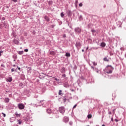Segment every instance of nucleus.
<instances>
[{"label": "nucleus", "mask_w": 126, "mask_h": 126, "mask_svg": "<svg viewBox=\"0 0 126 126\" xmlns=\"http://www.w3.org/2000/svg\"><path fill=\"white\" fill-rule=\"evenodd\" d=\"M14 62H15V60H14Z\"/></svg>", "instance_id": "bf43d9fd"}, {"label": "nucleus", "mask_w": 126, "mask_h": 126, "mask_svg": "<svg viewBox=\"0 0 126 126\" xmlns=\"http://www.w3.org/2000/svg\"><path fill=\"white\" fill-rule=\"evenodd\" d=\"M66 37V35H65V34H63V38H65Z\"/></svg>", "instance_id": "ea45409f"}, {"label": "nucleus", "mask_w": 126, "mask_h": 126, "mask_svg": "<svg viewBox=\"0 0 126 126\" xmlns=\"http://www.w3.org/2000/svg\"><path fill=\"white\" fill-rule=\"evenodd\" d=\"M0 28H1V29L2 28V25H0Z\"/></svg>", "instance_id": "de8ad7c7"}, {"label": "nucleus", "mask_w": 126, "mask_h": 126, "mask_svg": "<svg viewBox=\"0 0 126 126\" xmlns=\"http://www.w3.org/2000/svg\"><path fill=\"white\" fill-rule=\"evenodd\" d=\"M87 117L88 119H91V118H92V115L89 114Z\"/></svg>", "instance_id": "4be33fe9"}, {"label": "nucleus", "mask_w": 126, "mask_h": 126, "mask_svg": "<svg viewBox=\"0 0 126 126\" xmlns=\"http://www.w3.org/2000/svg\"><path fill=\"white\" fill-rule=\"evenodd\" d=\"M44 19H45V20H46L47 22H49V21H50V18L47 16H45L44 17Z\"/></svg>", "instance_id": "6e6552de"}, {"label": "nucleus", "mask_w": 126, "mask_h": 126, "mask_svg": "<svg viewBox=\"0 0 126 126\" xmlns=\"http://www.w3.org/2000/svg\"><path fill=\"white\" fill-rule=\"evenodd\" d=\"M64 87L67 88V87H68V86L67 85H64Z\"/></svg>", "instance_id": "79ce46f5"}, {"label": "nucleus", "mask_w": 126, "mask_h": 126, "mask_svg": "<svg viewBox=\"0 0 126 126\" xmlns=\"http://www.w3.org/2000/svg\"><path fill=\"white\" fill-rule=\"evenodd\" d=\"M68 121H69V119H68V117L65 116L63 118V122L64 123H68Z\"/></svg>", "instance_id": "20e7f679"}, {"label": "nucleus", "mask_w": 126, "mask_h": 126, "mask_svg": "<svg viewBox=\"0 0 126 126\" xmlns=\"http://www.w3.org/2000/svg\"><path fill=\"white\" fill-rule=\"evenodd\" d=\"M78 3V0H76L75 1V4H77Z\"/></svg>", "instance_id": "4c0bfd02"}, {"label": "nucleus", "mask_w": 126, "mask_h": 126, "mask_svg": "<svg viewBox=\"0 0 126 126\" xmlns=\"http://www.w3.org/2000/svg\"><path fill=\"white\" fill-rule=\"evenodd\" d=\"M76 47H80V46H81L80 43L76 42Z\"/></svg>", "instance_id": "f3484780"}, {"label": "nucleus", "mask_w": 126, "mask_h": 126, "mask_svg": "<svg viewBox=\"0 0 126 126\" xmlns=\"http://www.w3.org/2000/svg\"><path fill=\"white\" fill-rule=\"evenodd\" d=\"M24 52H26V53H27V52H28V49H25Z\"/></svg>", "instance_id": "e433bc0d"}, {"label": "nucleus", "mask_w": 126, "mask_h": 126, "mask_svg": "<svg viewBox=\"0 0 126 126\" xmlns=\"http://www.w3.org/2000/svg\"><path fill=\"white\" fill-rule=\"evenodd\" d=\"M83 19L82 15H80V16L79 17V19H80V20H81V19Z\"/></svg>", "instance_id": "a878e982"}, {"label": "nucleus", "mask_w": 126, "mask_h": 126, "mask_svg": "<svg viewBox=\"0 0 126 126\" xmlns=\"http://www.w3.org/2000/svg\"><path fill=\"white\" fill-rule=\"evenodd\" d=\"M92 33H95V32H96V31H95V30H92Z\"/></svg>", "instance_id": "bb28decb"}, {"label": "nucleus", "mask_w": 126, "mask_h": 126, "mask_svg": "<svg viewBox=\"0 0 126 126\" xmlns=\"http://www.w3.org/2000/svg\"><path fill=\"white\" fill-rule=\"evenodd\" d=\"M67 15L69 16H70V15H71V11H68V12H67Z\"/></svg>", "instance_id": "aec40b11"}, {"label": "nucleus", "mask_w": 126, "mask_h": 126, "mask_svg": "<svg viewBox=\"0 0 126 126\" xmlns=\"http://www.w3.org/2000/svg\"><path fill=\"white\" fill-rule=\"evenodd\" d=\"M17 123H18V125H21L22 124V120H17Z\"/></svg>", "instance_id": "9d476101"}, {"label": "nucleus", "mask_w": 126, "mask_h": 126, "mask_svg": "<svg viewBox=\"0 0 126 126\" xmlns=\"http://www.w3.org/2000/svg\"><path fill=\"white\" fill-rule=\"evenodd\" d=\"M25 106L23 103H19L18 104V107L20 110H23L24 109Z\"/></svg>", "instance_id": "f03ea898"}, {"label": "nucleus", "mask_w": 126, "mask_h": 126, "mask_svg": "<svg viewBox=\"0 0 126 126\" xmlns=\"http://www.w3.org/2000/svg\"><path fill=\"white\" fill-rule=\"evenodd\" d=\"M60 71L61 73H65V68H64V67H62Z\"/></svg>", "instance_id": "39448f33"}, {"label": "nucleus", "mask_w": 126, "mask_h": 126, "mask_svg": "<svg viewBox=\"0 0 126 126\" xmlns=\"http://www.w3.org/2000/svg\"><path fill=\"white\" fill-rule=\"evenodd\" d=\"M96 49H98V48H96Z\"/></svg>", "instance_id": "680f3d73"}, {"label": "nucleus", "mask_w": 126, "mask_h": 126, "mask_svg": "<svg viewBox=\"0 0 126 126\" xmlns=\"http://www.w3.org/2000/svg\"><path fill=\"white\" fill-rule=\"evenodd\" d=\"M17 68H18V69H19V70H20V69H21V68H20V67H19L18 66H17Z\"/></svg>", "instance_id": "a18cd8bd"}, {"label": "nucleus", "mask_w": 126, "mask_h": 126, "mask_svg": "<svg viewBox=\"0 0 126 126\" xmlns=\"http://www.w3.org/2000/svg\"><path fill=\"white\" fill-rule=\"evenodd\" d=\"M111 122H114V118H113V117L111 118Z\"/></svg>", "instance_id": "c03bdc74"}, {"label": "nucleus", "mask_w": 126, "mask_h": 126, "mask_svg": "<svg viewBox=\"0 0 126 126\" xmlns=\"http://www.w3.org/2000/svg\"><path fill=\"white\" fill-rule=\"evenodd\" d=\"M59 112L61 114H64V112H65V109L64 107H61L59 108Z\"/></svg>", "instance_id": "f257e3e1"}, {"label": "nucleus", "mask_w": 126, "mask_h": 126, "mask_svg": "<svg viewBox=\"0 0 126 126\" xmlns=\"http://www.w3.org/2000/svg\"><path fill=\"white\" fill-rule=\"evenodd\" d=\"M91 68H92L93 69H94V67H93V66H91Z\"/></svg>", "instance_id": "603ef678"}, {"label": "nucleus", "mask_w": 126, "mask_h": 126, "mask_svg": "<svg viewBox=\"0 0 126 126\" xmlns=\"http://www.w3.org/2000/svg\"><path fill=\"white\" fill-rule=\"evenodd\" d=\"M89 48V47H87V48H86V50H88Z\"/></svg>", "instance_id": "864d4df0"}, {"label": "nucleus", "mask_w": 126, "mask_h": 126, "mask_svg": "<svg viewBox=\"0 0 126 126\" xmlns=\"http://www.w3.org/2000/svg\"><path fill=\"white\" fill-rule=\"evenodd\" d=\"M15 115L16 117H17V118H18V117H20V116H21V114H18L17 113H16L15 114Z\"/></svg>", "instance_id": "2eb2a0df"}, {"label": "nucleus", "mask_w": 126, "mask_h": 126, "mask_svg": "<svg viewBox=\"0 0 126 126\" xmlns=\"http://www.w3.org/2000/svg\"><path fill=\"white\" fill-rule=\"evenodd\" d=\"M114 121H115V122H116V123L118 122H119V120H118V119H115L114 120Z\"/></svg>", "instance_id": "a19ab883"}, {"label": "nucleus", "mask_w": 126, "mask_h": 126, "mask_svg": "<svg viewBox=\"0 0 126 126\" xmlns=\"http://www.w3.org/2000/svg\"><path fill=\"white\" fill-rule=\"evenodd\" d=\"M96 72H97V73H99V72H100V70H97L96 71Z\"/></svg>", "instance_id": "49530a36"}, {"label": "nucleus", "mask_w": 126, "mask_h": 126, "mask_svg": "<svg viewBox=\"0 0 126 126\" xmlns=\"http://www.w3.org/2000/svg\"><path fill=\"white\" fill-rule=\"evenodd\" d=\"M94 65H97V63H95V62L93 63Z\"/></svg>", "instance_id": "f704fd0d"}, {"label": "nucleus", "mask_w": 126, "mask_h": 126, "mask_svg": "<svg viewBox=\"0 0 126 126\" xmlns=\"http://www.w3.org/2000/svg\"><path fill=\"white\" fill-rule=\"evenodd\" d=\"M13 66H16V65H15V64H14L13 65Z\"/></svg>", "instance_id": "6e6d98bb"}, {"label": "nucleus", "mask_w": 126, "mask_h": 126, "mask_svg": "<svg viewBox=\"0 0 126 126\" xmlns=\"http://www.w3.org/2000/svg\"><path fill=\"white\" fill-rule=\"evenodd\" d=\"M65 57H67L68 58H69V57H70V53H65Z\"/></svg>", "instance_id": "ddd939ff"}, {"label": "nucleus", "mask_w": 126, "mask_h": 126, "mask_svg": "<svg viewBox=\"0 0 126 126\" xmlns=\"http://www.w3.org/2000/svg\"><path fill=\"white\" fill-rule=\"evenodd\" d=\"M24 52L23 51H19L18 54L19 55H23Z\"/></svg>", "instance_id": "a211bd4d"}, {"label": "nucleus", "mask_w": 126, "mask_h": 126, "mask_svg": "<svg viewBox=\"0 0 126 126\" xmlns=\"http://www.w3.org/2000/svg\"><path fill=\"white\" fill-rule=\"evenodd\" d=\"M2 115H3V117H4V118H5V117L6 116L5 114L3 113V112L2 113Z\"/></svg>", "instance_id": "72a5a7b5"}, {"label": "nucleus", "mask_w": 126, "mask_h": 126, "mask_svg": "<svg viewBox=\"0 0 126 126\" xmlns=\"http://www.w3.org/2000/svg\"><path fill=\"white\" fill-rule=\"evenodd\" d=\"M42 102H43V101H40V103H42Z\"/></svg>", "instance_id": "13d9d810"}, {"label": "nucleus", "mask_w": 126, "mask_h": 126, "mask_svg": "<svg viewBox=\"0 0 126 126\" xmlns=\"http://www.w3.org/2000/svg\"><path fill=\"white\" fill-rule=\"evenodd\" d=\"M8 82H11L12 81V77H9L7 79Z\"/></svg>", "instance_id": "0eeeda50"}, {"label": "nucleus", "mask_w": 126, "mask_h": 126, "mask_svg": "<svg viewBox=\"0 0 126 126\" xmlns=\"http://www.w3.org/2000/svg\"><path fill=\"white\" fill-rule=\"evenodd\" d=\"M101 47H102L103 48H104V47L106 46V43H105V42H102L100 44Z\"/></svg>", "instance_id": "9b49d317"}, {"label": "nucleus", "mask_w": 126, "mask_h": 126, "mask_svg": "<svg viewBox=\"0 0 126 126\" xmlns=\"http://www.w3.org/2000/svg\"><path fill=\"white\" fill-rule=\"evenodd\" d=\"M102 126H105V125H102Z\"/></svg>", "instance_id": "4d7b16f0"}, {"label": "nucleus", "mask_w": 126, "mask_h": 126, "mask_svg": "<svg viewBox=\"0 0 126 126\" xmlns=\"http://www.w3.org/2000/svg\"><path fill=\"white\" fill-rule=\"evenodd\" d=\"M61 17H63L64 16V14H63V12H62L61 13Z\"/></svg>", "instance_id": "b1692460"}, {"label": "nucleus", "mask_w": 126, "mask_h": 126, "mask_svg": "<svg viewBox=\"0 0 126 126\" xmlns=\"http://www.w3.org/2000/svg\"><path fill=\"white\" fill-rule=\"evenodd\" d=\"M82 52H84V50L83 49L82 50Z\"/></svg>", "instance_id": "5fc2aeb1"}, {"label": "nucleus", "mask_w": 126, "mask_h": 126, "mask_svg": "<svg viewBox=\"0 0 126 126\" xmlns=\"http://www.w3.org/2000/svg\"><path fill=\"white\" fill-rule=\"evenodd\" d=\"M108 114H109V115H112V112H111V111H109L108 112Z\"/></svg>", "instance_id": "37998d69"}, {"label": "nucleus", "mask_w": 126, "mask_h": 126, "mask_svg": "<svg viewBox=\"0 0 126 126\" xmlns=\"http://www.w3.org/2000/svg\"><path fill=\"white\" fill-rule=\"evenodd\" d=\"M2 53H3V51H0V56H1V54H2Z\"/></svg>", "instance_id": "473e14b6"}, {"label": "nucleus", "mask_w": 126, "mask_h": 126, "mask_svg": "<svg viewBox=\"0 0 126 126\" xmlns=\"http://www.w3.org/2000/svg\"><path fill=\"white\" fill-rule=\"evenodd\" d=\"M14 43H15V44H18V41L17 40L14 39Z\"/></svg>", "instance_id": "5701e85b"}, {"label": "nucleus", "mask_w": 126, "mask_h": 126, "mask_svg": "<svg viewBox=\"0 0 126 126\" xmlns=\"http://www.w3.org/2000/svg\"><path fill=\"white\" fill-rule=\"evenodd\" d=\"M55 26H56L55 25H51L52 28H54L55 27Z\"/></svg>", "instance_id": "c9c22d12"}, {"label": "nucleus", "mask_w": 126, "mask_h": 126, "mask_svg": "<svg viewBox=\"0 0 126 126\" xmlns=\"http://www.w3.org/2000/svg\"><path fill=\"white\" fill-rule=\"evenodd\" d=\"M55 80H56V81H59V80L58 79L56 78Z\"/></svg>", "instance_id": "8fccbe9b"}, {"label": "nucleus", "mask_w": 126, "mask_h": 126, "mask_svg": "<svg viewBox=\"0 0 126 126\" xmlns=\"http://www.w3.org/2000/svg\"><path fill=\"white\" fill-rule=\"evenodd\" d=\"M2 20H5V18L4 17L2 18Z\"/></svg>", "instance_id": "3c124183"}, {"label": "nucleus", "mask_w": 126, "mask_h": 126, "mask_svg": "<svg viewBox=\"0 0 126 126\" xmlns=\"http://www.w3.org/2000/svg\"><path fill=\"white\" fill-rule=\"evenodd\" d=\"M79 5V6L81 7V6H82V5H83V4H82V3H80Z\"/></svg>", "instance_id": "2f4dec72"}, {"label": "nucleus", "mask_w": 126, "mask_h": 126, "mask_svg": "<svg viewBox=\"0 0 126 126\" xmlns=\"http://www.w3.org/2000/svg\"><path fill=\"white\" fill-rule=\"evenodd\" d=\"M16 120V118H15L14 117H12L10 119V122L11 123H13V122H14V121H15Z\"/></svg>", "instance_id": "423d86ee"}, {"label": "nucleus", "mask_w": 126, "mask_h": 126, "mask_svg": "<svg viewBox=\"0 0 126 126\" xmlns=\"http://www.w3.org/2000/svg\"><path fill=\"white\" fill-rule=\"evenodd\" d=\"M72 124H73V123H72V121H70V122H69V125H70V126H72Z\"/></svg>", "instance_id": "7c9ffc66"}, {"label": "nucleus", "mask_w": 126, "mask_h": 126, "mask_svg": "<svg viewBox=\"0 0 126 126\" xmlns=\"http://www.w3.org/2000/svg\"><path fill=\"white\" fill-rule=\"evenodd\" d=\"M47 113H48V114H51L52 113V110H51L50 109H47Z\"/></svg>", "instance_id": "4468645a"}, {"label": "nucleus", "mask_w": 126, "mask_h": 126, "mask_svg": "<svg viewBox=\"0 0 126 126\" xmlns=\"http://www.w3.org/2000/svg\"><path fill=\"white\" fill-rule=\"evenodd\" d=\"M65 76H66V75L65 74H63V75H62V77H64H64H65Z\"/></svg>", "instance_id": "58836bf2"}, {"label": "nucleus", "mask_w": 126, "mask_h": 126, "mask_svg": "<svg viewBox=\"0 0 126 126\" xmlns=\"http://www.w3.org/2000/svg\"><path fill=\"white\" fill-rule=\"evenodd\" d=\"M12 1H13V2H17V0H11Z\"/></svg>", "instance_id": "cd10ccee"}, {"label": "nucleus", "mask_w": 126, "mask_h": 126, "mask_svg": "<svg viewBox=\"0 0 126 126\" xmlns=\"http://www.w3.org/2000/svg\"><path fill=\"white\" fill-rule=\"evenodd\" d=\"M49 4H52V1H49Z\"/></svg>", "instance_id": "09e8293b"}, {"label": "nucleus", "mask_w": 126, "mask_h": 126, "mask_svg": "<svg viewBox=\"0 0 126 126\" xmlns=\"http://www.w3.org/2000/svg\"><path fill=\"white\" fill-rule=\"evenodd\" d=\"M74 31L76 33H81V29L79 27H77L75 28Z\"/></svg>", "instance_id": "7ed1b4c3"}, {"label": "nucleus", "mask_w": 126, "mask_h": 126, "mask_svg": "<svg viewBox=\"0 0 126 126\" xmlns=\"http://www.w3.org/2000/svg\"><path fill=\"white\" fill-rule=\"evenodd\" d=\"M117 25L118 26V27H122V23L121 21H118V22L117 23Z\"/></svg>", "instance_id": "1a4fd4ad"}, {"label": "nucleus", "mask_w": 126, "mask_h": 126, "mask_svg": "<svg viewBox=\"0 0 126 126\" xmlns=\"http://www.w3.org/2000/svg\"><path fill=\"white\" fill-rule=\"evenodd\" d=\"M106 72H107V73H112V72H113V71H112V70L109 69V70Z\"/></svg>", "instance_id": "6ab92c4d"}, {"label": "nucleus", "mask_w": 126, "mask_h": 126, "mask_svg": "<svg viewBox=\"0 0 126 126\" xmlns=\"http://www.w3.org/2000/svg\"><path fill=\"white\" fill-rule=\"evenodd\" d=\"M5 103H8L9 102V98H5L4 99Z\"/></svg>", "instance_id": "f8f14e48"}, {"label": "nucleus", "mask_w": 126, "mask_h": 126, "mask_svg": "<svg viewBox=\"0 0 126 126\" xmlns=\"http://www.w3.org/2000/svg\"><path fill=\"white\" fill-rule=\"evenodd\" d=\"M42 74H44V73H42Z\"/></svg>", "instance_id": "052dcab7"}, {"label": "nucleus", "mask_w": 126, "mask_h": 126, "mask_svg": "<svg viewBox=\"0 0 126 126\" xmlns=\"http://www.w3.org/2000/svg\"><path fill=\"white\" fill-rule=\"evenodd\" d=\"M103 60L104 61V62H109V60H108V59L107 58V57H105L103 59Z\"/></svg>", "instance_id": "412c9836"}, {"label": "nucleus", "mask_w": 126, "mask_h": 126, "mask_svg": "<svg viewBox=\"0 0 126 126\" xmlns=\"http://www.w3.org/2000/svg\"><path fill=\"white\" fill-rule=\"evenodd\" d=\"M1 67H5V66L3 64H1Z\"/></svg>", "instance_id": "c85d7f7f"}, {"label": "nucleus", "mask_w": 126, "mask_h": 126, "mask_svg": "<svg viewBox=\"0 0 126 126\" xmlns=\"http://www.w3.org/2000/svg\"><path fill=\"white\" fill-rule=\"evenodd\" d=\"M77 106V104H75V105L73 106V109H75V108H76Z\"/></svg>", "instance_id": "c756f323"}, {"label": "nucleus", "mask_w": 126, "mask_h": 126, "mask_svg": "<svg viewBox=\"0 0 126 126\" xmlns=\"http://www.w3.org/2000/svg\"><path fill=\"white\" fill-rule=\"evenodd\" d=\"M16 69H15L14 68H12L11 72H13V71H16Z\"/></svg>", "instance_id": "393cba45"}, {"label": "nucleus", "mask_w": 126, "mask_h": 126, "mask_svg": "<svg viewBox=\"0 0 126 126\" xmlns=\"http://www.w3.org/2000/svg\"><path fill=\"white\" fill-rule=\"evenodd\" d=\"M62 92H63V91L59 90V95H61V96L63 95V93H62Z\"/></svg>", "instance_id": "dca6fc26"}]
</instances>
